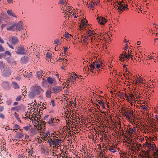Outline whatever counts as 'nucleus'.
Returning <instances> with one entry per match:
<instances>
[{
	"instance_id": "69168bd1",
	"label": "nucleus",
	"mask_w": 158,
	"mask_h": 158,
	"mask_svg": "<svg viewBox=\"0 0 158 158\" xmlns=\"http://www.w3.org/2000/svg\"><path fill=\"white\" fill-rule=\"evenodd\" d=\"M7 1L9 3H11L13 2V0H7Z\"/></svg>"
},
{
	"instance_id": "423d86ee",
	"label": "nucleus",
	"mask_w": 158,
	"mask_h": 158,
	"mask_svg": "<svg viewBox=\"0 0 158 158\" xmlns=\"http://www.w3.org/2000/svg\"><path fill=\"white\" fill-rule=\"evenodd\" d=\"M97 19L98 20V21L100 24H104L106 22V19L103 17L97 16Z\"/></svg>"
},
{
	"instance_id": "3c124183",
	"label": "nucleus",
	"mask_w": 158,
	"mask_h": 158,
	"mask_svg": "<svg viewBox=\"0 0 158 158\" xmlns=\"http://www.w3.org/2000/svg\"><path fill=\"white\" fill-rule=\"evenodd\" d=\"M147 147H148V148H149L151 146V145L152 144H151L150 143H149L148 142H147Z\"/></svg>"
},
{
	"instance_id": "f3484780",
	"label": "nucleus",
	"mask_w": 158,
	"mask_h": 158,
	"mask_svg": "<svg viewBox=\"0 0 158 158\" xmlns=\"http://www.w3.org/2000/svg\"><path fill=\"white\" fill-rule=\"evenodd\" d=\"M16 24H14L11 26L7 27V30L8 31H12L13 30V28L15 26Z\"/></svg>"
},
{
	"instance_id": "4d7b16f0",
	"label": "nucleus",
	"mask_w": 158,
	"mask_h": 158,
	"mask_svg": "<svg viewBox=\"0 0 158 158\" xmlns=\"http://www.w3.org/2000/svg\"><path fill=\"white\" fill-rule=\"evenodd\" d=\"M133 100V99L132 98V97H130V98H129L128 99V102H132V101Z\"/></svg>"
},
{
	"instance_id": "c9c22d12",
	"label": "nucleus",
	"mask_w": 158,
	"mask_h": 158,
	"mask_svg": "<svg viewBox=\"0 0 158 158\" xmlns=\"http://www.w3.org/2000/svg\"><path fill=\"white\" fill-rule=\"evenodd\" d=\"M31 127V125H29L28 126H26L23 127V129L26 130L27 131L30 129V127Z\"/></svg>"
},
{
	"instance_id": "2f4dec72",
	"label": "nucleus",
	"mask_w": 158,
	"mask_h": 158,
	"mask_svg": "<svg viewBox=\"0 0 158 158\" xmlns=\"http://www.w3.org/2000/svg\"><path fill=\"white\" fill-rule=\"evenodd\" d=\"M54 44H57V45H58L60 44V41L59 40L56 39L54 41Z\"/></svg>"
},
{
	"instance_id": "a878e982",
	"label": "nucleus",
	"mask_w": 158,
	"mask_h": 158,
	"mask_svg": "<svg viewBox=\"0 0 158 158\" xmlns=\"http://www.w3.org/2000/svg\"><path fill=\"white\" fill-rule=\"evenodd\" d=\"M155 145L152 144L151 146L149 148L151 150L152 152L155 151L156 150L155 148Z\"/></svg>"
},
{
	"instance_id": "4468645a",
	"label": "nucleus",
	"mask_w": 158,
	"mask_h": 158,
	"mask_svg": "<svg viewBox=\"0 0 158 158\" xmlns=\"http://www.w3.org/2000/svg\"><path fill=\"white\" fill-rule=\"evenodd\" d=\"M97 102L102 106L103 109H105V105L104 104L103 101L100 100H98L97 101Z\"/></svg>"
},
{
	"instance_id": "09e8293b",
	"label": "nucleus",
	"mask_w": 158,
	"mask_h": 158,
	"mask_svg": "<svg viewBox=\"0 0 158 158\" xmlns=\"http://www.w3.org/2000/svg\"><path fill=\"white\" fill-rule=\"evenodd\" d=\"M3 67V64L2 62L0 61V68H2Z\"/></svg>"
},
{
	"instance_id": "7ed1b4c3",
	"label": "nucleus",
	"mask_w": 158,
	"mask_h": 158,
	"mask_svg": "<svg viewBox=\"0 0 158 158\" xmlns=\"http://www.w3.org/2000/svg\"><path fill=\"white\" fill-rule=\"evenodd\" d=\"M9 42L13 45H15L19 42L18 38L17 37L12 36L9 38Z\"/></svg>"
},
{
	"instance_id": "603ef678",
	"label": "nucleus",
	"mask_w": 158,
	"mask_h": 158,
	"mask_svg": "<svg viewBox=\"0 0 158 158\" xmlns=\"http://www.w3.org/2000/svg\"><path fill=\"white\" fill-rule=\"evenodd\" d=\"M147 147H148V148H149L151 146V145L152 144H151L150 143H149L148 142H147Z\"/></svg>"
},
{
	"instance_id": "338daca9",
	"label": "nucleus",
	"mask_w": 158,
	"mask_h": 158,
	"mask_svg": "<svg viewBox=\"0 0 158 158\" xmlns=\"http://www.w3.org/2000/svg\"><path fill=\"white\" fill-rule=\"evenodd\" d=\"M54 120V118H51V119H50L49 120L50 121V122H52V123H53V121Z\"/></svg>"
},
{
	"instance_id": "c03bdc74",
	"label": "nucleus",
	"mask_w": 158,
	"mask_h": 158,
	"mask_svg": "<svg viewBox=\"0 0 158 158\" xmlns=\"http://www.w3.org/2000/svg\"><path fill=\"white\" fill-rule=\"evenodd\" d=\"M85 25L84 24L81 23L80 25V29H82L84 27Z\"/></svg>"
},
{
	"instance_id": "7c9ffc66",
	"label": "nucleus",
	"mask_w": 158,
	"mask_h": 158,
	"mask_svg": "<svg viewBox=\"0 0 158 158\" xmlns=\"http://www.w3.org/2000/svg\"><path fill=\"white\" fill-rule=\"evenodd\" d=\"M19 126L17 124H16L13 127V128L14 129V130H18L19 129Z\"/></svg>"
},
{
	"instance_id": "37998d69",
	"label": "nucleus",
	"mask_w": 158,
	"mask_h": 158,
	"mask_svg": "<svg viewBox=\"0 0 158 158\" xmlns=\"http://www.w3.org/2000/svg\"><path fill=\"white\" fill-rule=\"evenodd\" d=\"M82 23L84 24L85 25V23H87V21L85 19H84L82 21Z\"/></svg>"
},
{
	"instance_id": "a18cd8bd",
	"label": "nucleus",
	"mask_w": 158,
	"mask_h": 158,
	"mask_svg": "<svg viewBox=\"0 0 158 158\" xmlns=\"http://www.w3.org/2000/svg\"><path fill=\"white\" fill-rule=\"evenodd\" d=\"M64 0H60L58 4H62L64 3Z\"/></svg>"
},
{
	"instance_id": "ddd939ff",
	"label": "nucleus",
	"mask_w": 158,
	"mask_h": 158,
	"mask_svg": "<svg viewBox=\"0 0 158 158\" xmlns=\"http://www.w3.org/2000/svg\"><path fill=\"white\" fill-rule=\"evenodd\" d=\"M61 141V140H59L58 139H56V140H54L53 142V144L55 145L56 146H58L59 145L60 143V141Z\"/></svg>"
},
{
	"instance_id": "2eb2a0df",
	"label": "nucleus",
	"mask_w": 158,
	"mask_h": 158,
	"mask_svg": "<svg viewBox=\"0 0 158 158\" xmlns=\"http://www.w3.org/2000/svg\"><path fill=\"white\" fill-rule=\"evenodd\" d=\"M52 57V54L51 53H50L48 52H47V54H46V58L47 60H48V61H49L50 59H51Z\"/></svg>"
},
{
	"instance_id": "a211bd4d",
	"label": "nucleus",
	"mask_w": 158,
	"mask_h": 158,
	"mask_svg": "<svg viewBox=\"0 0 158 158\" xmlns=\"http://www.w3.org/2000/svg\"><path fill=\"white\" fill-rule=\"evenodd\" d=\"M120 96L121 97H123H123H125L126 98V100H127L128 101V99H129V96L127 95L126 94H124L123 93H122L120 94Z\"/></svg>"
},
{
	"instance_id": "0e129e2a",
	"label": "nucleus",
	"mask_w": 158,
	"mask_h": 158,
	"mask_svg": "<svg viewBox=\"0 0 158 158\" xmlns=\"http://www.w3.org/2000/svg\"><path fill=\"white\" fill-rule=\"evenodd\" d=\"M68 49V48L67 47H64V52H65Z\"/></svg>"
},
{
	"instance_id": "bb28decb",
	"label": "nucleus",
	"mask_w": 158,
	"mask_h": 158,
	"mask_svg": "<svg viewBox=\"0 0 158 158\" xmlns=\"http://www.w3.org/2000/svg\"><path fill=\"white\" fill-rule=\"evenodd\" d=\"M42 72L41 71H38L37 73V76L39 79L40 78L41 75H42Z\"/></svg>"
},
{
	"instance_id": "a19ab883",
	"label": "nucleus",
	"mask_w": 158,
	"mask_h": 158,
	"mask_svg": "<svg viewBox=\"0 0 158 158\" xmlns=\"http://www.w3.org/2000/svg\"><path fill=\"white\" fill-rule=\"evenodd\" d=\"M6 103L8 105H10L12 103L11 100H9L6 101Z\"/></svg>"
},
{
	"instance_id": "de8ad7c7",
	"label": "nucleus",
	"mask_w": 158,
	"mask_h": 158,
	"mask_svg": "<svg viewBox=\"0 0 158 158\" xmlns=\"http://www.w3.org/2000/svg\"><path fill=\"white\" fill-rule=\"evenodd\" d=\"M7 44H8V46L9 47V48H12V49H14V47L13 46H12L8 42H7L6 43Z\"/></svg>"
},
{
	"instance_id": "6e6552de",
	"label": "nucleus",
	"mask_w": 158,
	"mask_h": 158,
	"mask_svg": "<svg viewBox=\"0 0 158 158\" xmlns=\"http://www.w3.org/2000/svg\"><path fill=\"white\" fill-rule=\"evenodd\" d=\"M15 26L16 27L17 29L19 31L22 30L23 29V23L21 21H20L16 24Z\"/></svg>"
},
{
	"instance_id": "5701e85b",
	"label": "nucleus",
	"mask_w": 158,
	"mask_h": 158,
	"mask_svg": "<svg viewBox=\"0 0 158 158\" xmlns=\"http://www.w3.org/2000/svg\"><path fill=\"white\" fill-rule=\"evenodd\" d=\"M82 37L83 38H84V39L83 40V41L84 42L85 44H88V42H87V40L88 39V37L87 36H82Z\"/></svg>"
},
{
	"instance_id": "5fc2aeb1",
	"label": "nucleus",
	"mask_w": 158,
	"mask_h": 158,
	"mask_svg": "<svg viewBox=\"0 0 158 158\" xmlns=\"http://www.w3.org/2000/svg\"><path fill=\"white\" fill-rule=\"evenodd\" d=\"M7 25V24H2V29H3V28H4L5 27H6Z\"/></svg>"
},
{
	"instance_id": "f03ea898",
	"label": "nucleus",
	"mask_w": 158,
	"mask_h": 158,
	"mask_svg": "<svg viewBox=\"0 0 158 158\" xmlns=\"http://www.w3.org/2000/svg\"><path fill=\"white\" fill-rule=\"evenodd\" d=\"M43 89L40 86L38 85H36L34 87L33 91L35 94L36 95L40 94L41 92H43Z\"/></svg>"
},
{
	"instance_id": "dca6fc26",
	"label": "nucleus",
	"mask_w": 158,
	"mask_h": 158,
	"mask_svg": "<svg viewBox=\"0 0 158 158\" xmlns=\"http://www.w3.org/2000/svg\"><path fill=\"white\" fill-rule=\"evenodd\" d=\"M51 89L48 90L46 93V96L48 98H49L51 97Z\"/></svg>"
},
{
	"instance_id": "e433bc0d",
	"label": "nucleus",
	"mask_w": 158,
	"mask_h": 158,
	"mask_svg": "<svg viewBox=\"0 0 158 158\" xmlns=\"http://www.w3.org/2000/svg\"><path fill=\"white\" fill-rule=\"evenodd\" d=\"M53 141H52V139L50 138L47 141V142L49 143L50 146H51L52 142L53 143Z\"/></svg>"
},
{
	"instance_id": "0eeeda50",
	"label": "nucleus",
	"mask_w": 158,
	"mask_h": 158,
	"mask_svg": "<svg viewBox=\"0 0 158 158\" xmlns=\"http://www.w3.org/2000/svg\"><path fill=\"white\" fill-rule=\"evenodd\" d=\"M118 5H119V6L117 5V6L118 7V11L120 13H122V12L125 9V7H124V4H121V3H120L119 4L118 3Z\"/></svg>"
},
{
	"instance_id": "cd10ccee",
	"label": "nucleus",
	"mask_w": 158,
	"mask_h": 158,
	"mask_svg": "<svg viewBox=\"0 0 158 158\" xmlns=\"http://www.w3.org/2000/svg\"><path fill=\"white\" fill-rule=\"evenodd\" d=\"M21 109V107L20 106H18L15 107V110L17 112H19Z\"/></svg>"
},
{
	"instance_id": "412c9836",
	"label": "nucleus",
	"mask_w": 158,
	"mask_h": 158,
	"mask_svg": "<svg viewBox=\"0 0 158 158\" xmlns=\"http://www.w3.org/2000/svg\"><path fill=\"white\" fill-rule=\"evenodd\" d=\"M47 81L50 84H52L53 82V80L51 77H48L47 79Z\"/></svg>"
},
{
	"instance_id": "aec40b11",
	"label": "nucleus",
	"mask_w": 158,
	"mask_h": 158,
	"mask_svg": "<svg viewBox=\"0 0 158 158\" xmlns=\"http://www.w3.org/2000/svg\"><path fill=\"white\" fill-rule=\"evenodd\" d=\"M129 130V131H128V133L129 134L133 133L136 130V128L135 127H134L132 128H130Z\"/></svg>"
},
{
	"instance_id": "393cba45",
	"label": "nucleus",
	"mask_w": 158,
	"mask_h": 158,
	"mask_svg": "<svg viewBox=\"0 0 158 158\" xmlns=\"http://www.w3.org/2000/svg\"><path fill=\"white\" fill-rule=\"evenodd\" d=\"M93 63L94 64H91L89 65L91 68V71L92 70H94L95 69L94 65L95 64V62H93Z\"/></svg>"
},
{
	"instance_id": "473e14b6",
	"label": "nucleus",
	"mask_w": 158,
	"mask_h": 158,
	"mask_svg": "<svg viewBox=\"0 0 158 158\" xmlns=\"http://www.w3.org/2000/svg\"><path fill=\"white\" fill-rule=\"evenodd\" d=\"M96 3L95 2H93V4H91L90 6V7L92 8V9L93 10H94V6L95 5H96Z\"/></svg>"
},
{
	"instance_id": "4c0bfd02",
	"label": "nucleus",
	"mask_w": 158,
	"mask_h": 158,
	"mask_svg": "<svg viewBox=\"0 0 158 158\" xmlns=\"http://www.w3.org/2000/svg\"><path fill=\"white\" fill-rule=\"evenodd\" d=\"M6 154L7 155V156H5V158H10V154L9 153L8 154V152H6Z\"/></svg>"
},
{
	"instance_id": "4be33fe9",
	"label": "nucleus",
	"mask_w": 158,
	"mask_h": 158,
	"mask_svg": "<svg viewBox=\"0 0 158 158\" xmlns=\"http://www.w3.org/2000/svg\"><path fill=\"white\" fill-rule=\"evenodd\" d=\"M108 149L109 150L112 152L114 153L116 152V151L114 149V148L112 146H110L109 147Z\"/></svg>"
},
{
	"instance_id": "b1692460",
	"label": "nucleus",
	"mask_w": 158,
	"mask_h": 158,
	"mask_svg": "<svg viewBox=\"0 0 158 158\" xmlns=\"http://www.w3.org/2000/svg\"><path fill=\"white\" fill-rule=\"evenodd\" d=\"M70 76H71V77H70V80L72 83H73L74 81L76 80L77 77H75V76L74 77H73L72 75H71Z\"/></svg>"
},
{
	"instance_id": "9b49d317",
	"label": "nucleus",
	"mask_w": 158,
	"mask_h": 158,
	"mask_svg": "<svg viewBox=\"0 0 158 158\" xmlns=\"http://www.w3.org/2000/svg\"><path fill=\"white\" fill-rule=\"evenodd\" d=\"M12 87L15 89H19L20 87L18 83L15 81H13L11 84Z\"/></svg>"
},
{
	"instance_id": "1a4fd4ad",
	"label": "nucleus",
	"mask_w": 158,
	"mask_h": 158,
	"mask_svg": "<svg viewBox=\"0 0 158 158\" xmlns=\"http://www.w3.org/2000/svg\"><path fill=\"white\" fill-rule=\"evenodd\" d=\"M129 111L128 110L127 112L126 113V114L124 115V116H126L128 119L130 118H132L134 116L133 113L132 111L129 112Z\"/></svg>"
},
{
	"instance_id": "72a5a7b5",
	"label": "nucleus",
	"mask_w": 158,
	"mask_h": 158,
	"mask_svg": "<svg viewBox=\"0 0 158 158\" xmlns=\"http://www.w3.org/2000/svg\"><path fill=\"white\" fill-rule=\"evenodd\" d=\"M0 118L2 119L5 118V115L2 113H0Z\"/></svg>"
},
{
	"instance_id": "c756f323",
	"label": "nucleus",
	"mask_w": 158,
	"mask_h": 158,
	"mask_svg": "<svg viewBox=\"0 0 158 158\" xmlns=\"http://www.w3.org/2000/svg\"><path fill=\"white\" fill-rule=\"evenodd\" d=\"M35 94H34V92L33 91L32 92H31L29 94V96L30 98H34Z\"/></svg>"
},
{
	"instance_id": "13d9d810",
	"label": "nucleus",
	"mask_w": 158,
	"mask_h": 158,
	"mask_svg": "<svg viewBox=\"0 0 158 158\" xmlns=\"http://www.w3.org/2000/svg\"><path fill=\"white\" fill-rule=\"evenodd\" d=\"M17 119V120L18 121H19L20 122H21V120H20V118H19L18 115L17 116V117H15Z\"/></svg>"
},
{
	"instance_id": "39448f33",
	"label": "nucleus",
	"mask_w": 158,
	"mask_h": 158,
	"mask_svg": "<svg viewBox=\"0 0 158 158\" xmlns=\"http://www.w3.org/2000/svg\"><path fill=\"white\" fill-rule=\"evenodd\" d=\"M52 90L54 93H58L62 90V87L60 86H55L53 88Z\"/></svg>"
},
{
	"instance_id": "9d476101",
	"label": "nucleus",
	"mask_w": 158,
	"mask_h": 158,
	"mask_svg": "<svg viewBox=\"0 0 158 158\" xmlns=\"http://www.w3.org/2000/svg\"><path fill=\"white\" fill-rule=\"evenodd\" d=\"M29 60V58L27 56H24L22 57L21 59L22 63L25 64L27 63Z\"/></svg>"
},
{
	"instance_id": "79ce46f5",
	"label": "nucleus",
	"mask_w": 158,
	"mask_h": 158,
	"mask_svg": "<svg viewBox=\"0 0 158 158\" xmlns=\"http://www.w3.org/2000/svg\"><path fill=\"white\" fill-rule=\"evenodd\" d=\"M4 110V106H0V113L2 111Z\"/></svg>"
},
{
	"instance_id": "58836bf2",
	"label": "nucleus",
	"mask_w": 158,
	"mask_h": 158,
	"mask_svg": "<svg viewBox=\"0 0 158 158\" xmlns=\"http://www.w3.org/2000/svg\"><path fill=\"white\" fill-rule=\"evenodd\" d=\"M21 97L20 96H18L16 98V100L17 101H19L20 100Z\"/></svg>"
},
{
	"instance_id": "bf43d9fd",
	"label": "nucleus",
	"mask_w": 158,
	"mask_h": 158,
	"mask_svg": "<svg viewBox=\"0 0 158 158\" xmlns=\"http://www.w3.org/2000/svg\"><path fill=\"white\" fill-rule=\"evenodd\" d=\"M69 34L67 33L65 34V37L66 38H68L69 37Z\"/></svg>"
},
{
	"instance_id": "8fccbe9b",
	"label": "nucleus",
	"mask_w": 158,
	"mask_h": 158,
	"mask_svg": "<svg viewBox=\"0 0 158 158\" xmlns=\"http://www.w3.org/2000/svg\"><path fill=\"white\" fill-rule=\"evenodd\" d=\"M51 102L52 104V105L53 107H54L55 106V102L54 100H52L51 101Z\"/></svg>"
},
{
	"instance_id": "6ab92c4d",
	"label": "nucleus",
	"mask_w": 158,
	"mask_h": 158,
	"mask_svg": "<svg viewBox=\"0 0 158 158\" xmlns=\"http://www.w3.org/2000/svg\"><path fill=\"white\" fill-rule=\"evenodd\" d=\"M16 138L18 139H21L23 137V135L22 133L17 132L16 135Z\"/></svg>"
},
{
	"instance_id": "f704fd0d",
	"label": "nucleus",
	"mask_w": 158,
	"mask_h": 158,
	"mask_svg": "<svg viewBox=\"0 0 158 158\" xmlns=\"http://www.w3.org/2000/svg\"><path fill=\"white\" fill-rule=\"evenodd\" d=\"M5 51V49L4 48L2 47V45L0 44V52H3Z\"/></svg>"
},
{
	"instance_id": "6e6d98bb",
	"label": "nucleus",
	"mask_w": 158,
	"mask_h": 158,
	"mask_svg": "<svg viewBox=\"0 0 158 158\" xmlns=\"http://www.w3.org/2000/svg\"><path fill=\"white\" fill-rule=\"evenodd\" d=\"M126 110L125 109H123V110L122 114L124 116V115L126 114Z\"/></svg>"
},
{
	"instance_id": "e2e57ef3",
	"label": "nucleus",
	"mask_w": 158,
	"mask_h": 158,
	"mask_svg": "<svg viewBox=\"0 0 158 158\" xmlns=\"http://www.w3.org/2000/svg\"><path fill=\"white\" fill-rule=\"evenodd\" d=\"M0 43L2 44H3L4 43V41L0 37Z\"/></svg>"
},
{
	"instance_id": "ea45409f",
	"label": "nucleus",
	"mask_w": 158,
	"mask_h": 158,
	"mask_svg": "<svg viewBox=\"0 0 158 158\" xmlns=\"http://www.w3.org/2000/svg\"><path fill=\"white\" fill-rule=\"evenodd\" d=\"M4 54H5V56H6V55L10 56V52L8 51H6L5 52Z\"/></svg>"
},
{
	"instance_id": "c85d7f7f",
	"label": "nucleus",
	"mask_w": 158,
	"mask_h": 158,
	"mask_svg": "<svg viewBox=\"0 0 158 158\" xmlns=\"http://www.w3.org/2000/svg\"><path fill=\"white\" fill-rule=\"evenodd\" d=\"M88 34L89 36L93 35L94 34V33L93 31H91L90 30H89L88 31Z\"/></svg>"
},
{
	"instance_id": "680f3d73",
	"label": "nucleus",
	"mask_w": 158,
	"mask_h": 158,
	"mask_svg": "<svg viewBox=\"0 0 158 158\" xmlns=\"http://www.w3.org/2000/svg\"><path fill=\"white\" fill-rule=\"evenodd\" d=\"M100 64H96V68L97 69H98L100 67Z\"/></svg>"
},
{
	"instance_id": "20e7f679",
	"label": "nucleus",
	"mask_w": 158,
	"mask_h": 158,
	"mask_svg": "<svg viewBox=\"0 0 158 158\" xmlns=\"http://www.w3.org/2000/svg\"><path fill=\"white\" fill-rule=\"evenodd\" d=\"M131 56V55L129 54H127L126 55L123 54L122 53L119 56V60L121 61H123L125 60L124 59V58L125 57L126 59V60L127 61L128 60V59L130 58V56Z\"/></svg>"
},
{
	"instance_id": "f8f14e48",
	"label": "nucleus",
	"mask_w": 158,
	"mask_h": 158,
	"mask_svg": "<svg viewBox=\"0 0 158 158\" xmlns=\"http://www.w3.org/2000/svg\"><path fill=\"white\" fill-rule=\"evenodd\" d=\"M7 13L10 16L16 17V15L12 12V10H8L7 11Z\"/></svg>"
},
{
	"instance_id": "774afa93",
	"label": "nucleus",
	"mask_w": 158,
	"mask_h": 158,
	"mask_svg": "<svg viewBox=\"0 0 158 158\" xmlns=\"http://www.w3.org/2000/svg\"><path fill=\"white\" fill-rule=\"evenodd\" d=\"M18 103L17 102H15L14 103L13 105L15 106H16L18 105Z\"/></svg>"
},
{
	"instance_id": "864d4df0",
	"label": "nucleus",
	"mask_w": 158,
	"mask_h": 158,
	"mask_svg": "<svg viewBox=\"0 0 158 158\" xmlns=\"http://www.w3.org/2000/svg\"><path fill=\"white\" fill-rule=\"evenodd\" d=\"M142 107L143 109L144 110H147L148 109V108L145 106L144 105L143 106H142Z\"/></svg>"
},
{
	"instance_id": "f257e3e1",
	"label": "nucleus",
	"mask_w": 158,
	"mask_h": 158,
	"mask_svg": "<svg viewBox=\"0 0 158 158\" xmlns=\"http://www.w3.org/2000/svg\"><path fill=\"white\" fill-rule=\"evenodd\" d=\"M25 49L23 46L20 45L17 48L16 53L19 55L24 54V53Z\"/></svg>"
},
{
	"instance_id": "49530a36",
	"label": "nucleus",
	"mask_w": 158,
	"mask_h": 158,
	"mask_svg": "<svg viewBox=\"0 0 158 158\" xmlns=\"http://www.w3.org/2000/svg\"><path fill=\"white\" fill-rule=\"evenodd\" d=\"M89 68L88 66H87V68L86 67H84V71L85 70L86 72H87V71L88 72V71H89Z\"/></svg>"
},
{
	"instance_id": "052dcab7",
	"label": "nucleus",
	"mask_w": 158,
	"mask_h": 158,
	"mask_svg": "<svg viewBox=\"0 0 158 158\" xmlns=\"http://www.w3.org/2000/svg\"><path fill=\"white\" fill-rule=\"evenodd\" d=\"M137 148H139V147H142V145L141 144H137Z\"/></svg>"
}]
</instances>
